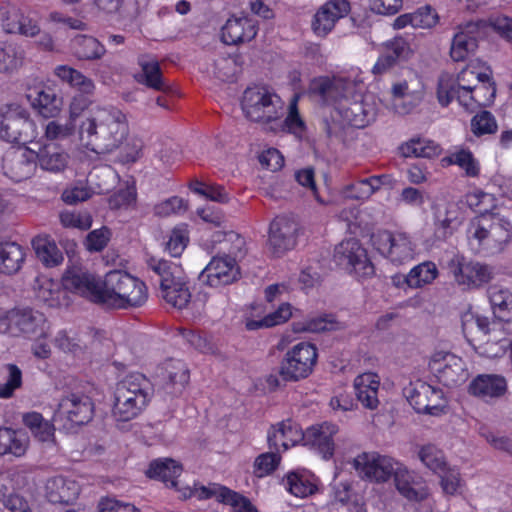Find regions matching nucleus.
<instances>
[{"mask_svg":"<svg viewBox=\"0 0 512 512\" xmlns=\"http://www.w3.org/2000/svg\"><path fill=\"white\" fill-rule=\"evenodd\" d=\"M45 490L49 502L69 504L78 497L80 487L73 479L56 476L47 480Z\"/></svg>","mask_w":512,"mask_h":512,"instance_id":"473e14b6","label":"nucleus"},{"mask_svg":"<svg viewBox=\"0 0 512 512\" xmlns=\"http://www.w3.org/2000/svg\"><path fill=\"white\" fill-rule=\"evenodd\" d=\"M146 264L158 277L160 297L177 309L185 308L191 300V292L182 268L175 262L154 256L148 257Z\"/></svg>","mask_w":512,"mask_h":512,"instance_id":"39448f33","label":"nucleus"},{"mask_svg":"<svg viewBox=\"0 0 512 512\" xmlns=\"http://www.w3.org/2000/svg\"><path fill=\"white\" fill-rule=\"evenodd\" d=\"M490 74L491 73L488 68L480 70L476 65L469 64L467 67L460 71L457 79L454 80L458 87L473 90L477 84H480L485 80H489V76H491Z\"/></svg>","mask_w":512,"mask_h":512,"instance_id":"6e6d98bb","label":"nucleus"},{"mask_svg":"<svg viewBox=\"0 0 512 512\" xmlns=\"http://www.w3.org/2000/svg\"><path fill=\"white\" fill-rule=\"evenodd\" d=\"M386 179V175H380L356 181L345 186L343 194L349 199L366 200L381 188Z\"/></svg>","mask_w":512,"mask_h":512,"instance_id":"c03bdc74","label":"nucleus"},{"mask_svg":"<svg viewBox=\"0 0 512 512\" xmlns=\"http://www.w3.org/2000/svg\"><path fill=\"white\" fill-rule=\"evenodd\" d=\"M74 55L80 60H98L106 53L105 46L93 36L77 35L72 40Z\"/></svg>","mask_w":512,"mask_h":512,"instance_id":"49530a36","label":"nucleus"},{"mask_svg":"<svg viewBox=\"0 0 512 512\" xmlns=\"http://www.w3.org/2000/svg\"><path fill=\"white\" fill-rule=\"evenodd\" d=\"M403 155L406 157L432 158L440 153V148L431 140L411 139L402 146Z\"/></svg>","mask_w":512,"mask_h":512,"instance_id":"864d4df0","label":"nucleus"},{"mask_svg":"<svg viewBox=\"0 0 512 512\" xmlns=\"http://www.w3.org/2000/svg\"><path fill=\"white\" fill-rule=\"evenodd\" d=\"M36 151L27 146L12 147L4 155L2 168L14 182L30 179L37 171Z\"/></svg>","mask_w":512,"mask_h":512,"instance_id":"6ab92c4d","label":"nucleus"},{"mask_svg":"<svg viewBox=\"0 0 512 512\" xmlns=\"http://www.w3.org/2000/svg\"><path fill=\"white\" fill-rule=\"evenodd\" d=\"M281 462V455L277 451L265 452L258 455L254 461V474L258 478L273 473Z\"/></svg>","mask_w":512,"mask_h":512,"instance_id":"e2e57ef3","label":"nucleus"},{"mask_svg":"<svg viewBox=\"0 0 512 512\" xmlns=\"http://www.w3.org/2000/svg\"><path fill=\"white\" fill-rule=\"evenodd\" d=\"M63 287L74 293L100 303L103 291V282L82 267L68 269L62 278Z\"/></svg>","mask_w":512,"mask_h":512,"instance_id":"5701e85b","label":"nucleus"},{"mask_svg":"<svg viewBox=\"0 0 512 512\" xmlns=\"http://www.w3.org/2000/svg\"><path fill=\"white\" fill-rule=\"evenodd\" d=\"M138 64L141 67V72L136 75V80L139 83L157 91H167L169 89L162 77L160 65L156 58L150 55H141L138 57Z\"/></svg>","mask_w":512,"mask_h":512,"instance_id":"58836bf2","label":"nucleus"},{"mask_svg":"<svg viewBox=\"0 0 512 512\" xmlns=\"http://www.w3.org/2000/svg\"><path fill=\"white\" fill-rule=\"evenodd\" d=\"M32 245L37 257L45 266L54 267L62 262V252L47 236H37L33 239Z\"/></svg>","mask_w":512,"mask_h":512,"instance_id":"09e8293b","label":"nucleus"},{"mask_svg":"<svg viewBox=\"0 0 512 512\" xmlns=\"http://www.w3.org/2000/svg\"><path fill=\"white\" fill-rule=\"evenodd\" d=\"M317 361V349L311 343L301 342L289 350L280 367L285 381H298L308 377Z\"/></svg>","mask_w":512,"mask_h":512,"instance_id":"9b49d317","label":"nucleus"},{"mask_svg":"<svg viewBox=\"0 0 512 512\" xmlns=\"http://www.w3.org/2000/svg\"><path fill=\"white\" fill-rule=\"evenodd\" d=\"M23 423L29 428L33 436L47 445L55 443V423L45 420L40 413L31 412L23 416Z\"/></svg>","mask_w":512,"mask_h":512,"instance_id":"37998d69","label":"nucleus"},{"mask_svg":"<svg viewBox=\"0 0 512 512\" xmlns=\"http://www.w3.org/2000/svg\"><path fill=\"white\" fill-rule=\"evenodd\" d=\"M337 114L347 125L365 128L376 118L375 99L373 95H363L355 89L354 93L337 107Z\"/></svg>","mask_w":512,"mask_h":512,"instance_id":"f8f14e48","label":"nucleus"},{"mask_svg":"<svg viewBox=\"0 0 512 512\" xmlns=\"http://www.w3.org/2000/svg\"><path fill=\"white\" fill-rule=\"evenodd\" d=\"M48 329L45 315L37 310L18 309L8 317V331L13 336L42 338L47 336Z\"/></svg>","mask_w":512,"mask_h":512,"instance_id":"aec40b11","label":"nucleus"},{"mask_svg":"<svg viewBox=\"0 0 512 512\" xmlns=\"http://www.w3.org/2000/svg\"><path fill=\"white\" fill-rule=\"evenodd\" d=\"M469 393L481 399L500 398L507 392V381L498 374H480L469 384Z\"/></svg>","mask_w":512,"mask_h":512,"instance_id":"2f4dec72","label":"nucleus"},{"mask_svg":"<svg viewBox=\"0 0 512 512\" xmlns=\"http://www.w3.org/2000/svg\"><path fill=\"white\" fill-rule=\"evenodd\" d=\"M29 447V438L22 430L0 427V457L24 456Z\"/></svg>","mask_w":512,"mask_h":512,"instance_id":"e433bc0d","label":"nucleus"},{"mask_svg":"<svg viewBox=\"0 0 512 512\" xmlns=\"http://www.w3.org/2000/svg\"><path fill=\"white\" fill-rule=\"evenodd\" d=\"M158 377L166 390L172 394H179L189 381V369L187 365L176 359L166 360L158 368Z\"/></svg>","mask_w":512,"mask_h":512,"instance_id":"c756f323","label":"nucleus"},{"mask_svg":"<svg viewBox=\"0 0 512 512\" xmlns=\"http://www.w3.org/2000/svg\"><path fill=\"white\" fill-rule=\"evenodd\" d=\"M94 413V405L89 396L81 392H72L61 398L55 410L52 422L60 429L69 431L76 426L88 423Z\"/></svg>","mask_w":512,"mask_h":512,"instance_id":"6e6552de","label":"nucleus"},{"mask_svg":"<svg viewBox=\"0 0 512 512\" xmlns=\"http://www.w3.org/2000/svg\"><path fill=\"white\" fill-rule=\"evenodd\" d=\"M404 395L418 413L432 414L443 400V392L426 382L417 380L404 388Z\"/></svg>","mask_w":512,"mask_h":512,"instance_id":"b1692460","label":"nucleus"},{"mask_svg":"<svg viewBox=\"0 0 512 512\" xmlns=\"http://www.w3.org/2000/svg\"><path fill=\"white\" fill-rule=\"evenodd\" d=\"M152 396L153 386L145 375L129 374L116 384L112 416L119 422L135 419L147 408Z\"/></svg>","mask_w":512,"mask_h":512,"instance_id":"f03ea898","label":"nucleus"},{"mask_svg":"<svg viewBox=\"0 0 512 512\" xmlns=\"http://www.w3.org/2000/svg\"><path fill=\"white\" fill-rule=\"evenodd\" d=\"M498 130V124L494 115L483 110L471 119V131L475 136H483L487 134H495Z\"/></svg>","mask_w":512,"mask_h":512,"instance_id":"0e129e2a","label":"nucleus"},{"mask_svg":"<svg viewBox=\"0 0 512 512\" xmlns=\"http://www.w3.org/2000/svg\"><path fill=\"white\" fill-rule=\"evenodd\" d=\"M182 467L170 458L158 459L151 462L146 474L149 478L160 480L166 486L176 487V479L180 476Z\"/></svg>","mask_w":512,"mask_h":512,"instance_id":"79ce46f5","label":"nucleus"},{"mask_svg":"<svg viewBox=\"0 0 512 512\" xmlns=\"http://www.w3.org/2000/svg\"><path fill=\"white\" fill-rule=\"evenodd\" d=\"M400 464L390 456L376 453H362L354 459V468L360 477L374 482L388 481Z\"/></svg>","mask_w":512,"mask_h":512,"instance_id":"f3484780","label":"nucleus"},{"mask_svg":"<svg viewBox=\"0 0 512 512\" xmlns=\"http://www.w3.org/2000/svg\"><path fill=\"white\" fill-rule=\"evenodd\" d=\"M436 474L440 477V486L444 495L455 496L460 493L463 487V480L456 467H449L446 464L445 468Z\"/></svg>","mask_w":512,"mask_h":512,"instance_id":"13d9d810","label":"nucleus"},{"mask_svg":"<svg viewBox=\"0 0 512 512\" xmlns=\"http://www.w3.org/2000/svg\"><path fill=\"white\" fill-rule=\"evenodd\" d=\"M393 105L397 112L405 114L417 106L424 96V84L419 74L408 69L391 87Z\"/></svg>","mask_w":512,"mask_h":512,"instance_id":"4468645a","label":"nucleus"},{"mask_svg":"<svg viewBox=\"0 0 512 512\" xmlns=\"http://www.w3.org/2000/svg\"><path fill=\"white\" fill-rule=\"evenodd\" d=\"M470 243L492 253L502 252L512 238V224L498 213L473 218L467 228Z\"/></svg>","mask_w":512,"mask_h":512,"instance_id":"423d86ee","label":"nucleus"},{"mask_svg":"<svg viewBox=\"0 0 512 512\" xmlns=\"http://www.w3.org/2000/svg\"><path fill=\"white\" fill-rule=\"evenodd\" d=\"M350 11L347 0H330L323 4L312 21V29L317 36L325 37L334 28L336 22Z\"/></svg>","mask_w":512,"mask_h":512,"instance_id":"a878e982","label":"nucleus"},{"mask_svg":"<svg viewBox=\"0 0 512 512\" xmlns=\"http://www.w3.org/2000/svg\"><path fill=\"white\" fill-rule=\"evenodd\" d=\"M83 147L98 154H111L118 150L129 134L126 115L114 106H97L81 120L78 129Z\"/></svg>","mask_w":512,"mask_h":512,"instance_id":"f257e3e1","label":"nucleus"},{"mask_svg":"<svg viewBox=\"0 0 512 512\" xmlns=\"http://www.w3.org/2000/svg\"><path fill=\"white\" fill-rule=\"evenodd\" d=\"M37 166L50 173L63 172L69 161V155L57 144H44L36 152Z\"/></svg>","mask_w":512,"mask_h":512,"instance_id":"c9c22d12","label":"nucleus"},{"mask_svg":"<svg viewBox=\"0 0 512 512\" xmlns=\"http://www.w3.org/2000/svg\"><path fill=\"white\" fill-rule=\"evenodd\" d=\"M241 278L238 263L233 259L217 254L202 270L199 280L210 287L220 288L231 285Z\"/></svg>","mask_w":512,"mask_h":512,"instance_id":"4be33fe9","label":"nucleus"},{"mask_svg":"<svg viewBox=\"0 0 512 512\" xmlns=\"http://www.w3.org/2000/svg\"><path fill=\"white\" fill-rule=\"evenodd\" d=\"M354 82L338 77H318L310 83L311 95L322 105L337 107L354 93Z\"/></svg>","mask_w":512,"mask_h":512,"instance_id":"2eb2a0df","label":"nucleus"},{"mask_svg":"<svg viewBox=\"0 0 512 512\" xmlns=\"http://www.w3.org/2000/svg\"><path fill=\"white\" fill-rule=\"evenodd\" d=\"M59 219L65 228L88 230L92 225V217L87 211L66 210L60 213Z\"/></svg>","mask_w":512,"mask_h":512,"instance_id":"69168bd1","label":"nucleus"},{"mask_svg":"<svg viewBox=\"0 0 512 512\" xmlns=\"http://www.w3.org/2000/svg\"><path fill=\"white\" fill-rule=\"evenodd\" d=\"M394 482L398 492L409 501H423L429 495L423 478L409 471L403 464L398 466L394 475Z\"/></svg>","mask_w":512,"mask_h":512,"instance_id":"c85d7f7f","label":"nucleus"},{"mask_svg":"<svg viewBox=\"0 0 512 512\" xmlns=\"http://www.w3.org/2000/svg\"><path fill=\"white\" fill-rule=\"evenodd\" d=\"M300 438L301 432L290 421H283L272 426L267 435L270 449L278 453L286 451L289 447L295 445Z\"/></svg>","mask_w":512,"mask_h":512,"instance_id":"4c0bfd02","label":"nucleus"},{"mask_svg":"<svg viewBox=\"0 0 512 512\" xmlns=\"http://www.w3.org/2000/svg\"><path fill=\"white\" fill-rule=\"evenodd\" d=\"M379 385L380 380L375 373H364L355 378V394L365 408L375 409L378 406L377 394Z\"/></svg>","mask_w":512,"mask_h":512,"instance_id":"ea45409f","label":"nucleus"},{"mask_svg":"<svg viewBox=\"0 0 512 512\" xmlns=\"http://www.w3.org/2000/svg\"><path fill=\"white\" fill-rule=\"evenodd\" d=\"M292 316L291 306L288 303H282L277 310L267 314L259 321H248L246 327L248 330H256L262 327H273L285 323Z\"/></svg>","mask_w":512,"mask_h":512,"instance_id":"5fc2aeb1","label":"nucleus"},{"mask_svg":"<svg viewBox=\"0 0 512 512\" xmlns=\"http://www.w3.org/2000/svg\"><path fill=\"white\" fill-rule=\"evenodd\" d=\"M488 296L494 316L500 321H510L512 319V294L510 291L494 285L489 287Z\"/></svg>","mask_w":512,"mask_h":512,"instance_id":"a18cd8bd","label":"nucleus"},{"mask_svg":"<svg viewBox=\"0 0 512 512\" xmlns=\"http://www.w3.org/2000/svg\"><path fill=\"white\" fill-rule=\"evenodd\" d=\"M0 138L9 143L25 146L38 137L36 123L28 110L19 104L11 103L0 108Z\"/></svg>","mask_w":512,"mask_h":512,"instance_id":"0eeeda50","label":"nucleus"},{"mask_svg":"<svg viewBox=\"0 0 512 512\" xmlns=\"http://www.w3.org/2000/svg\"><path fill=\"white\" fill-rule=\"evenodd\" d=\"M286 489L296 497L304 498L315 493L316 483L312 477L306 473L290 472L283 480Z\"/></svg>","mask_w":512,"mask_h":512,"instance_id":"8fccbe9b","label":"nucleus"},{"mask_svg":"<svg viewBox=\"0 0 512 512\" xmlns=\"http://www.w3.org/2000/svg\"><path fill=\"white\" fill-rule=\"evenodd\" d=\"M447 268L455 283L464 290L478 289L493 278L490 266L469 261L459 254L453 255L447 263Z\"/></svg>","mask_w":512,"mask_h":512,"instance_id":"9d476101","label":"nucleus"},{"mask_svg":"<svg viewBox=\"0 0 512 512\" xmlns=\"http://www.w3.org/2000/svg\"><path fill=\"white\" fill-rule=\"evenodd\" d=\"M488 92L487 97H482L479 92L477 96H474L472 89L458 87L454 78L444 75L439 79L437 97L442 106H448L456 99L459 105L466 111L474 112L479 108V104H485L489 101L492 95V89H488Z\"/></svg>","mask_w":512,"mask_h":512,"instance_id":"a211bd4d","label":"nucleus"},{"mask_svg":"<svg viewBox=\"0 0 512 512\" xmlns=\"http://www.w3.org/2000/svg\"><path fill=\"white\" fill-rule=\"evenodd\" d=\"M5 369L7 377L6 381L0 384V398L8 399L22 385V371L15 364H7Z\"/></svg>","mask_w":512,"mask_h":512,"instance_id":"338daca9","label":"nucleus"},{"mask_svg":"<svg viewBox=\"0 0 512 512\" xmlns=\"http://www.w3.org/2000/svg\"><path fill=\"white\" fill-rule=\"evenodd\" d=\"M147 299L148 291L143 281L121 270L106 274L100 304L126 309L141 307Z\"/></svg>","mask_w":512,"mask_h":512,"instance_id":"7ed1b4c3","label":"nucleus"},{"mask_svg":"<svg viewBox=\"0 0 512 512\" xmlns=\"http://www.w3.org/2000/svg\"><path fill=\"white\" fill-rule=\"evenodd\" d=\"M418 458L434 473L442 471L447 464L444 453L432 444L421 446L418 450Z\"/></svg>","mask_w":512,"mask_h":512,"instance_id":"bf43d9fd","label":"nucleus"},{"mask_svg":"<svg viewBox=\"0 0 512 512\" xmlns=\"http://www.w3.org/2000/svg\"><path fill=\"white\" fill-rule=\"evenodd\" d=\"M258 33L254 19L245 15H232L221 28V40L227 45H240L252 41Z\"/></svg>","mask_w":512,"mask_h":512,"instance_id":"393cba45","label":"nucleus"},{"mask_svg":"<svg viewBox=\"0 0 512 512\" xmlns=\"http://www.w3.org/2000/svg\"><path fill=\"white\" fill-rule=\"evenodd\" d=\"M333 259L337 266L358 278H369L375 273L366 249L357 239L350 238L339 243L334 249Z\"/></svg>","mask_w":512,"mask_h":512,"instance_id":"1a4fd4ad","label":"nucleus"},{"mask_svg":"<svg viewBox=\"0 0 512 512\" xmlns=\"http://www.w3.org/2000/svg\"><path fill=\"white\" fill-rule=\"evenodd\" d=\"M26 257L25 249L13 241L0 242V273L13 275L22 268Z\"/></svg>","mask_w":512,"mask_h":512,"instance_id":"a19ab883","label":"nucleus"},{"mask_svg":"<svg viewBox=\"0 0 512 512\" xmlns=\"http://www.w3.org/2000/svg\"><path fill=\"white\" fill-rule=\"evenodd\" d=\"M242 110L250 121L266 130L279 132L283 128V105L280 98L263 86L248 87L242 97Z\"/></svg>","mask_w":512,"mask_h":512,"instance_id":"20e7f679","label":"nucleus"},{"mask_svg":"<svg viewBox=\"0 0 512 512\" xmlns=\"http://www.w3.org/2000/svg\"><path fill=\"white\" fill-rule=\"evenodd\" d=\"M337 433V425L324 422L307 428L305 432L301 433V438L304 441V445L318 451L324 459H329L334 453L333 437Z\"/></svg>","mask_w":512,"mask_h":512,"instance_id":"bb28decb","label":"nucleus"},{"mask_svg":"<svg viewBox=\"0 0 512 512\" xmlns=\"http://www.w3.org/2000/svg\"><path fill=\"white\" fill-rule=\"evenodd\" d=\"M461 220L458 216V209L454 204H449L444 215L438 214L435 222L434 235L438 240H446L451 236L454 230L460 225Z\"/></svg>","mask_w":512,"mask_h":512,"instance_id":"3c124183","label":"nucleus"},{"mask_svg":"<svg viewBox=\"0 0 512 512\" xmlns=\"http://www.w3.org/2000/svg\"><path fill=\"white\" fill-rule=\"evenodd\" d=\"M220 245L218 254L233 259L236 263L246 254L245 239L234 231L225 233L223 239L220 240Z\"/></svg>","mask_w":512,"mask_h":512,"instance_id":"603ef678","label":"nucleus"},{"mask_svg":"<svg viewBox=\"0 0 512 512\" xmlns=\"http://www.w3.org/2000/svg\"><path fill=\"white\" fill-rule=\"evenodd\" d=\"M299 223L292 217L278 216L270 224L268 245L270 252L280 257L295 248Z\"/></svg>","mask_w":512,"mask_h":512,"instance_id":"412c9836","label":"nucleus"},{"mask_svg":"<svg viewBox=\"0 0 512 512\" xmlns=\"http://www.w3.org/2000/svg\"><path fill=\"white\" fill-rule=\"evenodd\" d=\"M337 327L335 319L331 316H321L302 322L293 323V330L299 332L319 333L334 330Z\"/></svg>","mask_w":512,"mask_h":512,"instance_id":"680f3d73","label":"nucleus"},{"mask_svg":"<svg viewBox=\"0 0 512 512\" xmlns=\"http://www.w3.org/2000/svg\"><path fill=\"white\" fill-rule=\"evenodd\" d=\"M88 102L81 97H74L69 108V118L64 122L59 120H51L44 127V136L47 140H64L75 133L76 118L79 112L86 106Z\"/></svg>","mask_w":512,"mask_h":512,"instance_id":"7c9ffc66","label":"nucleus"},{"mask_svg":"<svg viewBox=\"0 0 512 512\" xmlns=\"http://www.w3.org/2000/svg\"><path fill=\"white\" fill-rule=\"evenodd\" d=\"M26 98L30 102L32 108L36 110L44 118H55L61 110L63 101L53 89L44 85L29 87Z\"/></svg>","mask_w":512,"mask_h":512,"instance_id":"cd10ccee","label":"nucleus"},{"mask_svg":"<svg viewBox=\"0 0 512 512\" xmlns=\"http://www.w3.org/2000/svg\"><path fill=\"white\" fill-rule=\"evenodd\" d=\"M36 298L49 307L58 306L60 303L61 290L59 284L48 278L38 280L35 287Z\"/></svg>","mask_w":512,"mask_h":512,"instance_id":"052dcab7","label":"nucleus"},{"mask_svg":"<svg viewBox=\"0 0 512 512\" xmlns=\"http://www.w3.org/2000/svg\"><path fill=\"white\" fill-rule=\"evenodd\" d=\"M24 52L15 45L0 47V73H13L23 64Z\"/></svg>","mask_w":512,"mask_h":512,"instance_id":"4d7b16f0","label":"nucleus"},{"mask_svg":"<svg viewBox=\"0 0 512 512\" xmlns=\"http://www.w3.org/2000/svg\"><path fill=\"white\" fill-rule=\"evenodd\" d=\"M374 247L381 255L395 264H403L413 259L415 245L405 232L378 231L372 236Z\"/></svg>","mask_w":512,"mask_h":512,"instance_id":"ddd939ff","label":"nucleus"},{"mask_svg":"<svg viewBox=\"0 0 512 512\" xmlns=\"http://www.w3.org/2000/svg\"><path fill=\"white\" fill-rule=\"evenodd\" d=\"M429 369L438 381L447 387L465 382L468 376L462 358L445 351H437L431 356Z\"/></svg>","mask_w":512,"mask_h":512,"instance_id":"dca6fc26","label":"nucleus"},{"mask_svg":"<svg viewBox=\"0 0 512 512\" xmlns=\"http://www.w3.org/2000/svg\"><path fill=\"white\" fill-rule=\"evenodd\" d=\"M438 269L434 262L424 261L414 266L407 275L404 276V282L410 288H421L431 284L438 276Z\"/></svg>","mask_w":512,"mask_h":512,"instance_id":"de8ad7c7","label":"nucleus"},{"mask_svg":"<svg viewBox=\"0 0 512 512\" xmlns=\"http://www.w3.org/2000/svg\"><path fill=\"white\" fill-rule=\"evenodd\" d=\"M477 29L478 25L470 22L454 35L450 48V56L454 61H464L476 51L478 44L474 34Z\"/></svg>","mask_w":512,"mask_h":512,"instance_id":"72a5a7b5","label":"nucleus"},{"mask_svg":"<svg viewBox=\"0 0 512 512\" xmlns=\"http://www.w3.org/2000/svg\"><path fill=\"white\" fill-rule=\"evenodd\" d=\"M195 493L199 499H208L215 495L219 501L230 505L235 512H258L249 499L226 487H219L216 490L202 486L196 488Z\"/></svg>","mask_w":512,"mask_h":512,"instance_id":"f704fd0d","label":"nucleus"},{"mask_svg":"<svg viewBox=\"0 0 512 512\" xmlns=\"http://www.w3.org/2000/svg\"><path fill=\"white\" fill-rule=\"evenodd\" d=\"M466 202L469 207L475 209L481 215L491 214L489 211L494 205V196L492 194L476 190L466 195Z\"/></svg>","mask_w":512,"mask_h":512,"instance_id":"774afa93","label":"nucleus"}]
</instances>
